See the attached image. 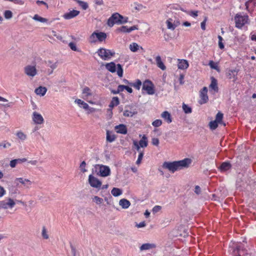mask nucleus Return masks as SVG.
<instances>
[{"mask_svg": "<svg viewBox=\"0 0 256 256\" xmlns=\"http://www.w3.org/2000/svg\"><path fill=\"white\" fill-rule=\"evenodd\" d=\"M191 163L190 158H185L182 160L172 162H164L162 164V168L174 173L176 170L188 168Z\"/></svg>", "mask_w": 256, "mask_h": 256, "instance_id": "nucleus-1", "label": "nucleus"}, {"mask_svg": "<svg viewBox=\"0 0 256 256\" xmlns=\"http://www.w3.org/2000/svg\"><path fill=\"white\" fill-rule=\"evenodd\" d=\"M128 22V18L124 17L119 13L115 12L108 20L107 24L112 27L114 24H122Z\"/></svg>", "mask_w": 256, "mask_h": 256, "instance_id": "nucleus-2", "label": "nucleus"}, {"mask_svg": "<svg viewBox=\"0 0 256 256\" xmlns=\"http://www.w3.org/2000/svg\"><path fill=\"white\" fill-rule=\"evenodd\" d=\"M170 236L172 238H176V240H182V238H188L191 240L192 238L191 236H188V233L183 227L173 229L170 232Z\"/></svg>", "mask_w": 256, "mask_h": 256, "instance_id": "nucleus-3", "label": "nucleus"}, {"mask_svg": "<svg viewBox=\"0 0 256 256\" xmlns=\"http://www.w3.org/2000/svg\"><path fill=\"white\" fill-rule=\"evenodd\" d=\"M233 256H250L248 250L244 248V244L240 242L233 251Z\"/></svg>", "mask_w": 256, "mask_h": 256, "instance_id": "nucleus-4", "label": "nucleus"}, {"mask_svg": "<svg viewBox=\"0 0 256 256\" xmlns=\"http://www.w3.org/2000/svg\"><path fill=\"white\" fill-rule=\"evenodd\" d=\"M98 55L104 60L109 59L110 56H113L115 54L114 52H112L109 50L104 48H100L97 51Z\"/></svg>", "mask_w": 256, "mask_h": 256, "instance_id": "nucleus-5", "label": "nucleus"}, {"mask_svg": "<svg viewBox=\"0 0 256 256\" xmlns=\"http://www.w3.org/2000/svg\"><path fill=\"white\" fill-rule=\"evenodd\" d=\"M95 168L96 169L98 168L99 171L97 172V174L101 176L106 177L110 175V170L108 166L102 164H96L95 166Z\"/></svg>", "mask_w": 256, "mask_h": 256, "instance_id": "nucleus-6", "label": "nucleus"}, {"mask_svg": "<svg viewBox=\"0 0 256 256\" xmlns=\"http://www.w3.org/2000/svg\"><path fill=\"white\" fill-rule=\"evenodd\" d=\"M234 20L236 21V26L238 28H242L244 24L247 23L248 16H242L240 14H236L234 17Z\"/></svg>", "mask_w": 256, "mask_h": 256, "instance_id": "nucleus-7", "label": "nucleus"}, {"mask_svg": "<svg viewBox=\"0 0 256 256\" xmlns=\"http://www.w3.org/2000/svg\"><path fill=\"white\" fill-rule=\"evenodd\" d=\"M142 90H146L148 94L150 95L154 94L155 92L154 84L148 80L144 82Z\"/></svg>", "mask_w": 256, "mask_h": 256, "instance_id": "nucleus-8", "label": "nucleus"}, {"mask_svg": "<svg viewBox=\"0 0 256 256\" xmlns=\"http://www.w3.org/2000/svg\"><path fill=\"white\" fill-rule=\"evenodd\" d=\"M88 182L92 188H100L102 186V182L92 174H90L88 176Z\"/></svg>", "mask_w": 256, "mask_h": 256, "instance_id": "nucleus-9", "label": "nucleus"}, {"mask_svg": "<svg viewBox=\"0 0 256 256\" xmlns=\"http://www.w3.org/2000/svg\"><path fill=\"white\" fill-rule=\"evenodd\" d=\"M208 88L206 87H204L200 92V99L198 101V102L200 104H206L208 100V98L207 94Z\"/></svg>", "mask_w": 256, "mask_h": 256, "instance_id": "nucleus-10", "label": "nucleus"}, {"mask_svg": "<svg viewBox=\"0 0 256 256\" xmlns=\"http://www.w3.org/2000/svg\"><path fill=\"white\" fill-rule=\"evenodd\" d=\"M239 72L238 69L228 70L226 76L228 78H233V82H236L238 79V74Z\"/></svg>", "mask_w": 256, "mask_h": 256, "instance_id": "nucleus-11", "label": "nucleus"}, {"mask_svg": "<svg viewBox=\"0 0 256 256\" xmlns=\"http://www.w3.org/2000/svg\"><path fill=\"white\" fill-rule=\"evenodd\" d=\"M15 205L14 200L10 198H8V202H6L4 200L0 202V206L1 208L6 209L8 208H12Z\"/></svg>", "mask_w": 256, "mask_h": 256, "instance_id": "nucleus-12", "label": "nucleus"}, {"mask_svg": "<svg viewBox=\"0 0 256 256\" xmlns=\"http://www.w3.org/2000/svg\"><path fill=\"white\" fill-rule=\"evenodd\" d=\"M24 72L30 76H34L36 74V70L34 66H27L24 68Z\"/></svg>", "mask_w": 256, "mask_h": 256, "instance_id": "nucleus-13", "label": "nucleus"}, {"mask_svg": "<svg viewBox=\"0 0 256 256\" xmlns=\"http://www.w3.org/2000/svg\"><path fill=\"white\" fill-rule=\"evenodd\" d=\"M114 130L118 134H126L128 132V129L124 124H120L114 127Z\"/></svg>", "mask_w": 256, "mask_h": 256, "instance_id": "nucleus-14", "label": "nucleus"}, {"mask_svg": "<svg viewBox=\"0 0 256 256\" xmlns=\"http://www.w3.org/2000/svg\"><path fill=\"white\" fill-rule=\"evenodd\" d=\"M32 120L36 124H42L44 121L42 116L36 112H33Z\"/></svg>", "mask_w": 256, "mask_h": 256, "instance_id": "nucleus-15", "label": "nucleus"}, {"mask_svg": "<svg viewBox=\"0 0 256 256\" xmlns=\"http://www.w3.org/2000/svg\"><path fill=\"white\" fill-rule=\"evenodd\" d=\"M80 12V11L74 10L70 12L65 13L63 16V17L66 20H70L78 15Z\"/></svg>", "mask_w": 256, "mask_h": 256, "instance_id": "nucleus-16", "label": "nucleus"}, {"mask_svg": "<svg viewBox=\"0 0 256 256\" xmlns=\"http://www.w3.org/2000/svg\"><path fill=\"white\" fill-rule=\"evenodd\" d=\"M210 88L213 90L215 92H218V91L217 80L213 76L211 77V83L210 85Z\"/></svg>", "mask_w": 256, "mask_h": 256, "instance_id": "nucleus-17", "label": "nucleus"}, {"mask_svg": "<svg viewBox=\"0 0 256 256\" xmlns=\"http://www.w3.org/2000/svg\"><path fill=\"white\" fill-rule=\"evenodd\" d=\"M179 62L178 64V68L181 70H184L188 68V63L186 60H178Z\"/></svg>", "mask_w": 256, "mask_h": 256, "instance_id": "nucleus-18", "label": "nucleus"}, {"mask_svg": "<svg viewBox=\"0 0 256 256\" xmlns=\"http://www.w3.org/2000/svg\"><path fill=\"white\" fill-rule=\"evenodd\" d=\"M156 61L157 66L161 70H164L166 69V66L162 60L160 56H158L156 58Z\"/></svg>", "mask_w": 256, "mask_h": 256, "instance_id": "nucleus-19", "label": "nucleus"}, {"mask_svg": "<svg viewBox=\"0 0 256 256\" xmlns=\"http://www.w3.org/2000/svg\"><path fill=\"white\" fill-rule=\"evenodd\" d=\"M47 91V89L46 87L40 86L36 88L34 92L36 94L41 96H44Z\"/></svg>", "mask_w": 256, "mask_h": 256, "instance_id": "nucleus-20", "label": "nucleus"}, {"mask_svg": "<svg viewBox=\"0 0 256 256\" xmlns=\"http://www.w3.org/2000/svg\"><path fill=\"white\" fill-rule=\"evenodd\" d=\"M97 40L102 42L106 38V34L104 32H96V34Z\"/></svg>", "mask_w": 256, "mask_h": 256, "instance_id": "nucleus-21", "label": "nucleus"}, {"mask_svg": "<svg viewBox=\"0 0 256 256\" xmlns=\"http://www.w3.org/2000/svg\"><path fill=\"white\" fill-rule=\"evenodd\" d=\"M119 204L122 207V208L126 209L130 206V202L128 200L122 198L120 200Z\"/></svg>", "mask_w": 256, "mask_h": 256, "instance_id": "nucleus-22", "label": "nucleus"}, {"mask_svg": "<svg viewBox=\"0 0 256 256\" xmlns=\"http://www.w3.org/2000/svg\"><path fill=\"white\" fill-rule=\"evenodd\" d=\"M161 116L169 124L172 122L171 115L168 112L164 111L162 114Z\"/></svg>", "mask_w": 256, "mask_h": 256, "instance_id": "nucleus-23", "label": "nucleus"}, {"mask_svg": "<svg viewBox=\"0 0 256 256\" xmlns=\"http://www.w3.org/2000/svg\"><path fill=\"white\" fill-rule=\"evenodd\" d=\"M232 167L230 162H223L220 166V169L221 171H226L230 169Z\"/></svg>", "mask_w": 256, "mask_h": 256, "instance_id": "nucleus-24", "label": "nucleus"}, {"mask_svg": "<svg viewBox=\"0 0 256 256\" xmlns=\"http://www.w3.org/2000/svg\"><path fill=\"white\" fill-rule=\"evenodd\" d=\"M155 244H153L146 243L142 244L140 247V250H145L152 249L155 248Z\"/></svg>", "mask_w": 256, "mask_h": 256, "instance_id": "nucleus-25", "label": "nucleus"}, {"mask_svg": "<svg viewBox=\"0 0 256 256\" xmlns=\"http://www.w3.org/2000/svg\"><path fill=\"white\" fill-rule=\"evenodd\" d=\"M106 68L111 72H114L116 71V64L114 62H111L106 64Z\"/></svg>", "mask_w": 256, "mask_h": 256, "instance_id": "nucleus-26", "label": "nucleus"}, {"mask_svg": "<svg viewBox=\"0 0 256 256\" xmlns=\"http://www.w3.org/2000/svg\"><path fill=\"white\" fill-rule=\"evenodd\" d=\"M224 117V114L222 112H219L216 114V120L217 122H218L220 124H222L224 126H226V124L222 122V118Z\"/></svg>", "mask_w": 256, "mask_h": 256, "instance_id": "nucleus-27", "label": "nucleus"}, {"mask_svg": "<svg viewBox=\"0 0 256 256\" xmlns=\"http://www.w3.org/2000/svg\"><path fill=\"white\" fill-rule=\"evenodd\" d=\"M106 138L108 142H112L115 140L116 136L114 134H112V132L109 130H107Z\"/></svg>", "mask_w": 256, "mask_h": 256, "instance_id": "nucleus-28", "label": "nucleus"}, {"mask_svg": "<svg viewBox=\"0 0 256 256\" xmlns=\"http://www.w3.org/2000/svg\"><path fill=\"white\" fill-rule=\"evenodd\" d=\"M75 102H76L78 105H80L81 107H82L84 110H88L89 108V106L88 104L84 102L83 100L80 99H76L75 100Z\"/></svg>", "mask_w": 256, "mask_h": 256, "instance_id": "nucleus-29", "label": "nucleus"}, {"mask_svg": "<svg viewBox=\"0 0 256 256\" xmlns=\"http://www.w3.org/2000/svg\"><path fill=\"white\" fill-rule=\"evenodd\" d=\"M256 5V2H254V0H248L245 3L246 10L250 12V10L249 8L250 6L252 8H253Z\"/></svg>", "mask_w": 256, "mask_h": 256, "instance_id": "nucleus-30", "label": "nucleus"}, {"mask_svg": "<svg viewBox=\"0 0 256 256\" xmlns=\"http://www.w3.org/2000/svg\"><path fill=\"white\" fill-rule=\"evenodd\" d=\"M122 190L120 188H114L112 191L111 193L114 196H118L122 194Z\"/></svg>", "mask_w": 256, "mask_h": 256, "instance_id": "nucleus-31", "label": "nucleus"}, {"mask_svg": "<svg viewBox=\"0 0 256 256\" xmlns=\"http://www.w3.org/2000/svg\"><path fill=\"white\" fill-rule=\"evenodd\" d=\"M139 144L142 148L146 147L148 146L147 138L144 136L142 138L139 142Z\"/></svg>", "mask_w": 256, "mask_h": 256, "instance_id": "nucleus-32", "label": "nucleus"}, {"mask_svg": "<svg viewBox=\"0 0 256 256\" xmlns=\"http://www.w3.org/2000/svg\"><path fill=\"white\" fill-rule=\"evenodd\" d=\"M142 86V82L140 80L138 79L136 80V82H131L130 84V86H134L136 89L139 90L140 89V86Z\"/></svg>", "mask_w": 256, "mask_h": 256, "instance_id": "nucleus-33", "label": "nucleus"}, {"mask_svg": "<svg viewBox=\"0 0 256 256\" xmlns=\"http://www.w3.org/2000/svg\"><path fill=\"white\" fill-rule=\"evenodd\" d=\"M33 19L35 20L41 22H46L48 21V19L42 18L39 16L38 14H35L33 17Z\"/></svg>", "mask_w": 256, "mask_h": 256, "instance_id": "nucleus-34", "label": "nucleus"}, {"mask_svg": "<svg viewBox=\"0 0 256 256\" xmlns=\"http://www.w3.org/2000/svg\"><path fill=\"white\" fill-rule=\"evenodd\" d=\"M140 46L136 42H133L130 46V49L132 52H136L138 48Z\"/></svg>", "mask_w": 256, "mask_h": 256, "instance_id": "nucleus-35", "label": "nucleus"}, {"mask_svg": "<svg viewBox=\"0 0 256 256\" xmlns=\"http://www.w3.org/2000/svg\"><path fill=\"white\" fill-rule=\"evenodd\" d=\"M218 124L219 123L215 120L210 122L209 123V126L210 128L212 130H216L218 126Z\"/></svg>", "mask_w": 256, "mask_h": 256, "instance_id": "nucleus-36", "label": "nucleus"}, {"mask_svg": "<svg viewBox=\"0 0 256 256\" xmlns=\"http://www.w3.org/2000/svg\"><path fill=\"white\" fill-rule=\"evenodd\" d=\"M96 32H94L89 38V42L91 44L95 43L97 42V39L96 36Z\"/></svg>", "mask_w": 256, "mask_h": 256, "instance_id": "nucleus-37", "label": "nucleus"}, {"mask_svg": "<svg viewBox=\"0 0 256 256\" xmlns=\"http://www.w3.org/2000/svg\"><path fill=\"white\" fill-rule=\"evenodd\" d=\"M182 109L186 114H190L192 112V109L185 104H182Z\"/></svg>", "mask_w": 256, "mask_h": 256, "instance_id": "nucleus-38", "label": "nucleus"}, {"mask_svg": "<svg viewBox=\"0 0 256 256\" xmlns=\"http://www.w3.org/2000/svg\"><path fill=\"white\" fill-rule=\"evenodd\" d=\"M76 2L83 10H86L88 8V4L86 2L80 0H76Z\"/></svg>", "mask_w": 256, "mask_h": 256, "instance_id": "nucleus-39", "label": "nucleus"}, {"mask_svg": "<svg viewBox=\"0 0 256 256\" xmlns=\"http://www.w3.org/2000/svg\"><path fill=\"white\" fill-rule=\"evenodd\" d=\"M117 68H118L117 74L119 77L121 78L122 76V74H123V69H122V66L120 64H117Z\"/></svg>", "mask_w": 256, "mask_h": 256, "instance_id": "nucleus-40", "label": "nucleus"}, {"mask_svg": "<svg viewBox=\"0 0 256 256\" xmlns=\"http://www.w3.org/2000/svg\"><path fill=\"white\" fill-rule=\"evenodd\" d=\"M137 114V112H131L128 110H125L124 112V116H132L134 115Z\"/></svg>", "mask_w": 256, "mask_h": 256, "instance_id": "nucleus-41", "label": "nucleus"}, {"mask_svg": "<svg viewBox=\"0 0 256 256\" xmlns=\"http://www.w3.org/2000/svg\"><path fill=\"white\" fill-rule=\"evenodd\" d=\"M90 92V88L86 86L83 89L82 94H86V96L88 97V96H91L92 95Z\"/></svg>", "mask_w": 256, "mask_h": 256, "instance_id": "nucleus-42", "label": "nucleus"}, {"mask_svg": "<svg viewBox=\"0 0 256 256\" xmlns=\"http://www.w3.org/2000/svg\"><path fill=\"white\" fill-rule=\"evenodd\" d=\"M128 28H127L126 26H122L120 28H118L116 29V31L118 32L129 33L130 32L128 31Z\"/></svg>", "mask_w": 256, "mask_h": 256, "instance_id": "nucleus-43", "label": "nucleus"}, {"mask_svg": "<svg viewBox=\"0 0 256 256\" xmlns=\"http://www.w3.org/2000/svg\"><path fill=\"white\" fill-rule=\"evenodd\" d=\"M4 16L6 19H10L12 17V12L10 10H6L4 12Z\"/></svg>", "mask_w": 256, "mask_h": 256, "instance_id": "nucleus-44", "label": "nucleus"}, {"mask_svg": "<svg viewBox=\"0 0 256 256\" xmlns=\"http://www.w3.org/2000/svg\"><path fill=\"white\" fill-rule=\"evenodd\" d=\"M16 180L18 181L22 184L25 185L26 182H28L29 184H31V182L28 179H23L22 178H16Z\"/></svg>", "mask_w": 256, "mask_h": 256, "instance_id": "nucleus-45", "label": "nucleus"}, {"mask_svg": "<svg viewBox=\"0 0 256 256\" xmlns=\"http://www.w3.org/2000/svg\"><path fill=\"white\" fill-rule=\"evenodd\" d=\"M170 20H172V19L170 18L166 22L168 28L172 30H174L175 29L174 24L170 21Z\"/></svg>", "mask_w": 256, "mask_h": 256, "instance_id": "nucleus-46", "label": "nucleus"}, {"mask_svg": "<svg viewBox=\"0 0 256 256\" xmlns=\"http://www.w3.org/2000/svg\"><path fill=\"white\" fill-rule=\"evenodd\" d=\"M42 234L43 238L44 239H48L49 238L46 229L44 226L42 228Z\"/></svg>", "mask_w": 256, "mask_h": 256, "instance_id": "nucleus-47", "label": "nucleus"}, {"mask_svg": "<svg viewBox=\"0 0 256 256\" xmlns=\"http://www.w3.org/2000/svg\"><path fill=\"white\" fill-rule=\"evenodd\" d=\"M110 102L112 103V104H114V106H117L120 104V100H119L117 96L113 97Z\"/></svg>", "mask_w": 256, "mask_h": 256, "instance_id": "nucleus-48", "label": "nucleus"}, {"mask_svg": "<svg viewBox=\"0 0 256 256\" xmlns=\"http://www.w3.org/2000/svg\"><path fill=\"white\" fill-rule=\"evenodd\" d=\"M16 136L20 139L22 140H24L26 138V135L22 132H18L16 133Z\"/></svg>", "mask_w": 256, "mask_h": 256, "instance_id": "nucleus-49", "label": "nucleus"}, {"mask_svg": "<svg viewBox=\"0 0 256 256\" xmlns=\"http://www.w3.org/2000/svg\"><path fill=\"white\" fill-rule=\"evenodd\" d=\"M162 124V121L160 120H156L152 123V125L154 127H158L160 126Z\"/></svg>", "mask_w": 256, "mask_h": 256, "instance_id": "nucleus-50", "label": "nucleus"}, {"mask_svg": "<svg viewBox=\"0 0 256 256\" xmlns=\"http://www.w3.org/2000/svg\"><path fill=\"white\" fill-rule=\"evenodd\" d=\"M86 163L84 161H83L81 162L80 166V168L82 172H85L87 171V170L86 169Z\"/></svg>", "mask_w": 256, "mask_h": 256, "instance_id": "nucleus-51", "label": "nucleus"}, {"mask_svg": "<svg viewBox=\"0 0 256 256\" xmlns=\"http://www.w3.org/2000/svg\"><path fill=\"white\" fill-rule=\"evenodd\" d=\"M68 46H69L70 47V48L74 51H75V52H78L79 50H78L76 46V44L74 43V42H70L69 44H68Z\"/></svg>", "mask_w": 256, "mask_h": 256, "instance_id": "nucleus-52", "label": "nucleus"}, {"mask_svg": "<svg viewBox=\"0 0 256 256\" xmlns=\"http://www.w3.org/2000/svg\"><path fill=\"white\" fill-rule=\"evenodd\" d=\"M186 13L188 14H190V16H192V17L196 18L198 16V10H196V11L192 10L190 12L186 11Z\"/></svg>", "mask_w": 256, "mask_h": 256, "instance_id": "nucleus-53", "label": "nucleus"}, {"mask_svg": "<svg viewBox=\"0 0 256 256\" xmlns=\"http://www.w3.org/2000/svg\"><path fill=\"white\" fill-rule=\"evenodd\" d=\"M143 156H144V152H140L138 156V158L136 162V164H140L141 160L143 158Z\"/></svg>", "mask_w": 256, "mask_h": 256, "instance_id": "nucleus-54", "label": "nucleus"}, {"mask_svg": "<svg viewBox=\"0 0 256 256\" xmlns=\"http://www.w3.org/2000/svg\"><path fill=\"white\" fill-rule=\"evenodd\" d=\"M97 204H100L103 202V200L102 198L98 196H94L93 198Z\"/></svg>", "mask_w": 256, "mask_h": 256, "instance_id": "nucleus-55", "label": "nucleus"}, {"mask_svg": "<svg viewBox=\"0 0 256 256\" xmlns=\"http://www.w3.org/2000/svg\"><path fill=\"white\" fill-rule=\"evenodd\" d=\"M207 17H205L204 20L201 22V28L202 30H206V24L207 20Z\"/></svg>", "mask_w": 256, "mask_h": 256, "instance_id": "nucleus-56", "label": "nucleus"}, {"mask_svg": "<svg viewBox=\"0 0 256 256\" xmlns=\"http://www.w3.org/2000/svg\"><path fill=\"white\" fill-rule=\"evenodd\" d=\"M57 66L56 63H54L50 66V67L52 69L50 71L48 70V74H50L53 72V70L55 69Z\"/></svg>", "mask_w": 256, "mask_h": 256, "instance_id": "nucleus-57", "label": "nucleus"}, {"mask_svg": "<svg viewBox=\"0 0 256 256\" xmlns=\"http://www.w3.org/2000/svg\"><path fill=\"white\" fill-rule=\"evenodd\" d=\"M152 142L153 145L158 146L159 144V140L158 138H153Z\"/></svg>", "mask_w": 256, "mask_h": 256, "instance_id": "nucleus-58", "label": "nucleus"}, {"mask_svg": "<svg viewBox=\"0 0 256 256\" xmlns=\"http://www.w3.org/2000/svg\"><path fill=\"white\" fill-rule=\"evenodd\" d=\"M17 162L16 161V160L14 159V160H12L10 162V166L14 168V167H16V164H17Z\"/></svg>", "mask_w": 256, "mask_h": 256, "instance_id": "nucleus-59", "label": "nucleus"}, {"mask_svg": "<svg viewBox=\"0 0 256 256\" xmlns=\"http://www.w3.org/2000/svg\"><path fill=\"white\" fill-rule=\"evenodd\" d=\"M194 192L197 194H199L201 192L200 188L198 186H196L194 188Z\"/></svg>", "mask_w": 256, "mask_h": 256, "instance_id": "nucleus-60", "label": "nucleus"}, {"mask_svg": "<svg viewBox=\"0 0 256 256\" xmlns=\"http://www.w3.org/2000/svg\"><path fill=\"white\" fill-rule=\"evenodd\" d=\"M126 86L124 85H119L118 86V92H122L124 90H125Z\"/></svg>", "mask_w": 256, "mask_h": 256, "instance_id": "nucleus-61", "label": "nucleus"}, {"mask_svg": "<svg viewBox=\"0 0 256 256\" xmlns=\"http://www.w3.org/2000/svg\"><path fill=\"white\" fill-rule=\"evenodd\" d=\"M70 247L73 256H76V248L72 244H70Z\"/></svg>", "mask_w": 256, "mask_h": 256, "instance_id": "nucleus-62", "label": "nucleus"}, {"mask_svg": "<svg viewBox=\"0 0 256 256\" xmlns=\"http://www.w3.org/2000/svg\"><path fill=\"white\" fill-rule=\"evenodd\" d=\"M6 192V191L3 187L0 186V197L3 196Z\"/></svg>", "mask_w": 256, "mask_h": 256, "instance_id": "nucleus-63", "label": "nucleus"}, {"mask_svg": "<svg viewBox=\"0 0 256 256\" xmlns=\"http://www.w3.org/2000/svg\"><path fill=\"white\" fill-rule=\"evenodd\" d=\"M184 76L183 74H180V78H179V82H180V84H184Z\"/></svg>", "mask_w": 256, "mask_h": 256, "instance_id": "nucleus-64", "label": "nucleus"}]
</instances>
